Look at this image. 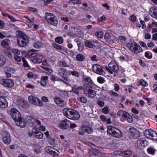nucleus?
I'll list each match as a JSON object with an SVG mask.
<instances>
[{"label": "nucleus", "mask_w": 157, "mask_h": 157, "mask_svg": "<svg viewBox=\"0 0 157 157\" xmlns=\"http://www.w3.org/2000/svg\"><path fill=\"white\" fill-rule=\"evenodd\" d=\"M26 121L28 124L31 127L35 128L36 125H39L41 123L40 121L32 117L28 116L26 118Z\"/></svg>", "instance_id": "9"}, {"label": "nucleus", "mask_w": 157, "mask_h": 157, "mask_svg": "<svg viewBox=\"0 0 157 157\" xmlns=\"http://www.w3.org/2000/svg\"><path fill=\"white\" fill-rule=\"evenodd\" d=\"M83 90V87L82 86H78L76 85H75L72 87V91L78 95L80 92V90Z\"/></svg>", "instance_id": "25"}, {"label": "nucleus", "mask_w": 157, "mask_h": 157, "mask_svg": "<svg viewBox=\"0 0 157 157\" xmlns=\"http://www.w3.org/2000/svg\"><path fill=\"white\" fill-rule=\"evenodd\" d=\"M11 51L13 53L17 54V55H20L21 52L18 49L16 48L12 49Z\"/></svg>", "instance_id": "48"}, {"label": "nucleus", "mask_w": 157, "mask_h": 157, "mask_svg": "<svg viewBox=\"0 0 157 157\" xmlns=\"http://www.w3.org/2000/svg\"><path fill=\"white\" fill-rule=\"evenodd\" d=\"M118 42V39L116 38L115 37L113 36V37H112V38L111 39V40H110L109 43L110 44H112L113 43H115L116 42Z\"/></svg>", "instance_id": "47"}, {"label": "nucleus", "mask_w": 157, "mask_h": 157, "mask_svg": "<svg viewBox=\"0 0 157 157\" xmlns=\"http://www.w3.org/2000/svg\"><path fill=\"white\" fill-rule=\"evenodd\" d=\"M95 35L98 38H102L103 36V33L102 31L98 32L95 33Z\"/></svg>", "instance_id": "45"}, {"label": "nucleus", "mask_w": 157, "mask_h": 157, "mask_svg": "<svg viewBox=\"0 0 157 157\" xmlns=\"http://www.w3.org/2000/svg\"><path fill=\"white\" fill-rule=\"evenodd\" d=\"M0 82L2 85L7 87L11 88L14 85V82L11 79H2Z\"/></svg>", "instance_id": "13"}, {"label": "nucleus", "mask_w": 157, "mask_h": 157, "mask_svg": "<svg viewBox=\"0 0 157 157\" xmlns=\"http://www.w3.org/2000/svg\"><path fill=\"white\" fill-rule=\"evenodd\" d=\"M38 128H39L40 129L43 131H45L46 128L45 126H43V125L41 124V123L37 125Z\"/></svg>", "instance_id": "51"}, {"label": "nucleus", "mask_w": 157, "mask_h": 157, "mask_svg": "<svg viewBox=\"0 0 157 157\" xmlns=\"http://www.w3.org/2000/svg\"><path fill=\"white\" fill-rule=\"evenodd\" d=\"M45 149L47 152L51 155L57 156L59 153V152L58 151L51 146H48L47 147H45Z\"/></svg>", "instance_id": "17"}, {"label": "nucleus", "mask_w": 157, "mask_h": 157, "mask_svg": "<svg viewBox=\"0 0 157 157\" xmlns=\"http://www.w3.org/2000/svg\"><path fill=\"white\" fill-rule=\"evenodd\" d=\"M5 24L4 21L0 20V29H3L5 27Z\"/></svg>", "instance_id": "61"}, {"label": "nucleus", "mask_w": 157, "mask_h": 157, "mask_svg": "<svg viewBox=\"0 0 157 157\" xmlns=\"http://www.w3.org/2000/svg\"><path fill=\"white\" fill-rule=\"evenodd\" d=\"M136 16L133 15H132L129 17V20L133 22H134L135 21L136 19Z\"/></svg>", "instance_id": "62"}, {"label": "nucleus", "mask_w": 157, "mask_h": 157, "mask_svg": "<svg viewBox=\"0 0 157 157\" xmlns=\"http://www.w3.org/2000/svg\"><path fill=\"white\" fill-rule=\"evenodd\" d=\"M139 83L141 86H148V84L143 79H141L140 80Z\"/></svg>", "instance_id": "46"}, {"label": "nucleus", "mask_w": 157, "mask_h": 157, "mask_svg": "<svg viewBox=\"0 0 157 157\" xmlns=\"http://www.w3.org/2000/svg\"><path fill=\"white\" fill-rule=\"evenodd\" d=\"M105 20L106 17L105 15H103L101 16V17H100L98 18V19L97 20L98 21L100 22L103 21H105Z\"/></svg>", "instance_id": "55"}, {"label": "nucleus", "mask_w": 157, "mask_h": 157, "mask_svg": "<svg viewBox=\"0 0 157 157\" xmlns=\"http://www.w3.org/2000/svg\"><path fill=\"white\" fill-rule=\"evenodd\" d=\"M45 18L48 22L54 26H56L58 24V21L57 17L51 13H46Z\"/></svg>", "instance_id": "6"}, {"label": "nucleus", "mask_w": 157, "mask_h": 157, "mask_svg": "<svg viewBox=\"0 0 157 157\" xmlns=\"http://www.w3.org/2000/svg\"><path fill=\"white\" fill-rule=\"evenodd\" d=\"M130 136L131 138H136L140 136V132L136 129L133 128H130L129 130Z\"/></svg>", "instance_id": "14"}, {"label": "nucleus", "mask_w": 157, "mask_h": 157, "mask_svg": "<svg viewBox=\"0 0 157 157\" xmlns=\"http://www.w3.org/2000/svg\"><path fill=\"white\" fill-rule=\"evenodd\" d=\"M137 145L139 148L144 147L147 145V142L145 139L140 138L137 141Z\"/></svg>", "instance_id": "20"}, {"label": "nucleus", "mask_w": 157, "mask_h": 157, "mask_svg": "<svg viewBox=\"0 0 157 157\" xmlns=\"http://www.w3.org/2000/svg\"><path fill=\"white\" fill-rule=\"evenodd\" d=\"M105 68L111 74H113V72L117 73L119 70L117 63L114 61H111L108 64V67L106 66Z\"/></svg>", "instance_id": "7"}, {"label": "nucleus", "mask_w": 157, "mask_h": 157, "mask_svg": "<svg viewBox=\"0 0 157 157\" xmlns=\"http://www.w3.org/2000/svg\"><path fill=\"white\" fill-rule=\"evenodd\" d=\"M14 59L17 62H20L21 60V58L18 55L14 56Z\"/></svg>", "instance_id": "54"}, {"label": "nucleus", "mask_w": 157, "mask_h": 157, "mask_svg": "<svg viewBox=\"0 0 157 157\" xmlns=\"http://www.w3.org/2000/svg\"><path fill=\"white\" fill-rule=\"evenodd\" d=\"M17 104L19 106L24 109H27L29 107V104L28 102L23 99L19 100L17 101Z\"/></svg>", "instance_id": "18"}, {"label": "nucleus", "mask_w": 157, "mask_h": 157, "mask_svg": "<svg viewBox=\"0 0 157 157\" xmlns=\"http://www.w3.org/2000/svg\"><path fill=\"white\" fill-rule=\"evenodd\" d=\"M48 77L47 76H44L41 77L40 82V85L42 86H45L47 85V81Z\"/></svg>", "instance_id": "28"}, {"label": "nucleus", "mask_w": 157, "mask_h": 157, "mask_svg": "<svg viewBox=\"0 0 157 157\" xmlns=\"http://www.w3.org/2000/svg\"><path fill=\"white\" fill-rule=\"evenodd\" d=\"M94 42L86 40L85 42V45L88 48H92L94 45Z\"/></svg>", "instance_id": "30"}, {"label": "nucleus", "mask_w": 157, "mask_h": 157, "mask_svg": "<svg viewBox=\"0 0 157 157\" xmlns=\"http://www.w3.org/2000/svg\"><path fill=\"white\" fill-rule=\"evenodd\" d=\"M85 58V56L81 54H78L76 56V59L78 61L80 62H82L84 60Z\"/></svg>", "instance_id": "34"}, {"label": "nucleus", "mask_w": 157, "mask_h": 157, "mask_svg": "<svg viewBox=\"0 0 157 157\" xmlns=\"http://www.w3.org/2000/svg\"><path fill=\"white\" fill-rule=\"evenodd\" d=\"M10 43V41L8 39H5L2 40L1 42V45L4 47L8 46Z\"/></svg>", "instance_id": "32"}, {"label": "nucleus", "mask_w": 157, "mask_h": 157, "mask_svg": "<svg viewBox=\"0 0 157 157\" xmlns=\"http://www.w3.org/2000/svg\"><path fill=\"white\" fill-rule=\"evenodd\" d=\"M64 116L73 120H77L80 118L79 114L75 111L70 109H64L63 110Z\"/></svg>", "instance_id": "2"}, {"label": "nucleus", "mask_w": 157, "mask_h": 157, "mask_svg": "<svg viewBox=\"0 0 157 157\" xmlns=\"http://www.w3.org/2000/svg\"><path fill=\"white\" fill-rule=\"evenodd\" d=\"M84 93L89 98H94L96 94L95 91L92 89L90 86L85 84L83 86Z\"/></svg>", "instance_id": "8"}, {"label": "nucleus", "mask_w": 157, "mask_h": 157, "mask_svg": "<svg viewBox=\"0 0 157 157\" xmlns=\"http://www.w3.org/2000/svg\"><path fill=\"white\" fill-rule=\"evenodd\" d=\"M84 81L85 82L91 83L92 80L91 78L89 77H86L84 78Z\"/></svg>", "instance_id": "63"}, {"label": "nucleus", "mask_w": 157, "mask_h": 157, "mask_svg": "<svg viewBox=\"0 0 157 157\" xmlns=\"http://www.w3.org/2000/svg\"><path fill=\"white\" fill-rule=\"evenodd\" d=\"M78 100L81 102L86 103L87 102L86 99L84 97H78L77 98Z\"/></svg>", "instance_id": "43"}, {"label": "nucleus", "mask_w": 157, "mask_h": 157, "mask_svg": "<svg viewBox=\"0 0 157 157\" xmlns=\"http://www.w3.org/2000/svg\"><path fill=\"white\" fill-rule=\"evenodd\" d=\"M10 113L11 117L14 121L19 119L21 117L20 112L15 108L12 109L10 110Z\"/></svg>", "instance_id": "12"}, {"label": "nucleus", "mask_w": 157, "mask_h": 157, "mask_svg": "<svg viewBox=\"0 0 157 157\" xmlns=\"http://www.w3.org/2000/svg\"><path fill=\"white\" fill-rule=\"evenodd\" d=\"M144 32L145 34L144 38L146 39H149L151 38V35L148 33H146V30H144Z\"/></svg>", "instance_id": "53"}, {"label": "nucleus", "mask_w": 157, "mask_h": 157, "mask_svg": "<svg viewBox=\"0 0 157 157\" xmlns=\"http://www.w3.org/2000/svg\"><path fill=\"white\" fill-rule=\"evenodd\" d=\"M40 147L39 146H34L33 148L34 151L36 154L39 153L40 151Z\"/></svg>", "instance_id": "37"}, {"label": "nucleus", "mask_w": 157, "mask_h": 157, "mask_svg": "<svg viewBox=\"0 0 157 157\" xmlns=\"http://www.w3.org/2000/svg\"><path fill=\"white\" fill-rule=\"evenodd\" d=\"M92 69L97 74L102 75L104 74L103 67L98 64L93 65L92 66Z\"/></svg>", "instance_id": "15"}, {"label": "nucleus", "mask_w": 157, "mask_h": 157, "mask_svg": "<svg viewBox=\"0 0 157 157\" xmlns=\"http://www.w3.org/2000/svg\"><path fill=\"white\" fill-rule=\"evenodd\" d=\"M32 62L34 63H40L42 62V60L39 58H34L33 59Z\"/></svg>", "instance_id": "44"}, {"label": "nucleus", "mask_w": 157, "mask_h": 157, "mask_svg": "<svg viewBox=\"0 0 157 157\" xmlns=\"http://www.w3.org/2000/svg\"><path fill=\"white\" fill-rule=\"evenodd\" d=\"M102 112L105 114H107L109 112V110L108 107H105L102 109Z\"/></svg>", "instance_id": "50"}, {"label": "nucleus", "mask_w": 157, "mask_h": 157, "mask_svg": "<svg viewBox=\"0 0 157 157\" xmlns=\"http://www.w3.org/2000/svg\"><path fill=\"white\" fill-rule=\"evenodd\" d=\"M104 37L106 40V41L109 43L111 39L112 38V37H113V36L110 33H107L105 34Z\"/></svg>", "instance_id": "31"}, {"label": "nucleus", "mask_w": 157, "mask_h": 157, "mask_svg": "<svg viewBox=\"0 0 157 157\" xmlns=\"http://www.w3.org/2000/svg\"><path fill=\"white\" fill-rule=\"evenodd\" d=\"M8 93L6 91H1L0 92V97H3L5 98L8 95Z\"/></svg>", "instance_id": "42"}, {"label": "nucleus", "mask_w": 157, "mask_h": 157, "mask_svg": "<svg viewBox=\"0 0 157 157\" xmlns=\"http://www.w3.org/2000/svg\"><path fill=\"white\" fill-rule=\"evenodd\" d=\"M70 73L72 75H73L76 77H78L79 76L78 73L77 71H71Z\"/></svg>", "instance_id": "56"}, {"label": "nucleus", "mask_w": 157, "mask_h": 157, "mask_svg": "<svg viewBox=\"0 0 157 157\" xmlns=\"http://www.w3.org/2000/svg\"><path fill=\"white\" fill-rule=\"evenodd\" d=\"M32 132L33 134L36 138L39 139H41L43 138V134L40 131L39 129L38 128L37 125L35 126V128H33Z\"/></svg>", "instance_id": "16"}, {"label": "nucleus", "mask_w": 157, "mask_h": 157, "mask_svg": "<svg viewBox=\"0 0 157 157\" xmlns=\"http://www.w3.org/2000/svg\"><path fill=\"white\" fill-rule=\"evenodd\" d=\"M147 151L149 154L153 155L155 152V150L152 148H149L147 149Z\"/></svg>", "instance_id": "52"}, {"label": "nucleus", "mask_w": 157, "mask_h": 157, "mask_svg": "<svg viewBox=\"0 0 157 157\" xmlns=\"http://www.w3.org/2000/svg\"><path fill=\"white\" fill-rule=\"evenodd\" d=\"M126 46L132 52L135 54L139 53L143 51L142 48L135 42L128 43Z\"/></svg>", "instance_id": "4"}, {"label": "nucleus", "mask_w": 157, "mask_h": 157, "mask_svg": "<svg viewBox=\"0 0 157 157\" xmlns=\"http://www.w3.org/2000/svg\"><path fill=\"white\" fill-rule=\"evenodd\" d=\"M42 65L45 66H49V64L47 63V60L46 59H45L44 61L42 62Z\"/></svg>", "instance_id": "64"}, {"label": "nucleus", "mask_w": 157, "mask_h": 157, "mask_svg": "<svg viewBox=\"0 0 157 157\" xmlns=\"http://www.w3.org/2000/svg\"><path fill=\"white\" fill-rule=\"evenodd\" d=\"M28 99L29 102L34 105L40 106H42L44 105L41 101L33 96H30Z\"/></svg>", "instance_id": "11"}, {"label": "nucleus", "mask_w": 157, "mask_h": 157, "mask_svg": "<svg viewBox=\"0 0 157 157\" xmlns=\"http://www.w3.org/2000/svg\"><path fill=\"white\" fill-rule=\"evenodd\" d=\"M29 42L28 36L21 31L18 32L17 38V43L18 45L21 47L25 46Z\"/></svg>", "instance_id": "1"}, {"label": "nucleus", "mask_w": 157, "mask_h": 157, "mask_svg": "<svg viewBox=\"0 0 157 157\" xmlns=\"http://www.w3.org/2000/svg\"><path fill=\"white\" fill-rule=\"evenodd\" d=\"M58 74L61 77H63L65 80H67V78L66 77L68 75L67 71L64 68H61L58 69Z\"/></svg>", "instance_id": "19"}, {"label": "nucleus", "mask_w": 157, "mask_h": 157, "mask_svg": "<svg viewBox=\"0 0 157 157\" xmlns=\"http://www.w3.org/2000/svg\"><path fill=\"white\" fill-rule=\"evenodd\" d=\"M82 1L81 0H71L69 1V3H72L73 4H81L82 3Z\"/></svg>", "instance_id": "40"}, {"label": "nucleus", "mask_w": 157, "mask_h": 157, "mask_svg": "<svg viewBox=\"0 0 157 157\" xmlns=\"http://www.w3.org/2000/svg\"><path fill=\"white\" fill-rule=\"evenodd\" d=\"M53 47L55 49L61 50H63V48L61 45H59L56 43L53 44H52Z\"/></svg>", "instance_id": "39"}, {"label": "nucleus", "mask_w": 157, "mask_h": 157, "mask_svg": "<svg viewBox=\"0 0 157 157\" xmlns=\"http://www.w3.org/2000/svg\"><path fill=\"white\" fill-rule=\"evenodd\" d=\"M34 47L36 48H40L43 47V44L40 42L38 41L35 42L33 44Z\"/></svg>", "instance_id": "36"}, {"label": "nucleus", "mask_w": 157, "mask_h": 157, "mask_svg": "<svg viewBox=\"0 0 157 157\" xmlns=\"http://www.w3.org/2000/svg\"><path fill=\"white\" fill-rule=\"evenodd\" d=\"M15 121L16 125L21 128H23L25 126L26 123L22 119L21 117L19 119L15 120Z\"/></svg>", "instance_id": "24"}, {"label": "nucleus", "mask_w": 157, "mask_h": 157, "mask_svg": "<svg viewBox=\"0 0 157 157\" xmlns=\"http://www.w3.org/2000/svg\"><path fill=\"white\" fill-rule=\"evenodd\" d=\"M144 134L147 138L155 140H157V134L152 130H146L144 131Z\"/></svg>", "instance_id": "10"}, {"label": "nucleus", "mask_w": 157, "mask_h": 157, "mask_svg": "<svg viewBox=\"0 0 157 157\" xmlns=\"http://www.w3.org/2000/svg\"><path fill=\"white\" fill-rule=\"evenodd\" d=\"M97 104L101 108L103 107L105 105V103L103 101L98 99L97 101Z\"/></svg>", "instance_id": "41"}, {"label": "nucleus", "mask_w": 157, "mask_h": 157, "mask_svg": "<svg viewBox=\"0 0 157 157\" xmlns=\"http://www.w3.org/2000/svg\"><path fill=\"white\" fill-rule=\"evenodd\" d=\"M54 100V102L60 106L63 107L66 105V102L59 98H55Z\"/></svg>", "instance_id": "21"}, {"label": "nucleus", "mask_w": 157, "mask_h": 157, "mask_svg": "<svg viewBox=\"0 0 157 157\" xmlns=\"http://www.w3.org/2000/svg\"><path fill=\"white\" fill-rule=\"evenodd\" d=\"M41 67L43 69L46 70L50 73H52L53 72V70L51 68L44 67L43 66H41Z\"/></svg>", "instance_id": "49"}, {"label": "nucleus", "mask_w": 157, "mask_h": 157, "mask_svg": "<svg viewBox=\"0 0 157 157\" xmlns=\"http://www.w3.org/2000/svg\"><path fill=\"white\" fill-rule=\"evenodd\" d=\"M83 130L85 132L89 134H91L93 132L92 128L89 127H83Z\"/></svg>", "instance_id": "33"}, {"label": "nucleus", "mask_w": 157, "mask_h": 157, "mask_svg": "<svg viewBox=\"0 0 157 157\" xmlns=\"http://www.w3.org/2000/svg\"><path fill=\"white\" fill-rule=\"evenodd\" d=\"M3 142L7 144H9L11 142V138L10 134L7 133L2 138Z\"/></svg>", "instance_id": "26"}, {"label": "nucleus", "mask_w": 157, "mask_h": 157, "mask_svg": "<svg viewBox=\"0 0 157 157\" xmlns=\"http://www.w3.org/2000/svg\"><path fill=\"white\" fill-rule=\"evenodd\" d=\"M149 14L153 17L157 19V9L153 7H151L149 10Z\"/></svg>", "instance_id": "22"}, {"label": "nucleus", "mask_w": 157, "mask_h": 157, "mask_svg": "<svg viewBox=\"0 0 157 157\" xmlns=\"http://www.w3.org/2000/svg\"><path fill=\"white\" fill-rule=\"evenodd\" d=\"M118 117H121V120H126L128 123H131L133 121L131 116L127 112L122 110H120L117 113Z\"/></svg>", "instance_id": "5"}, {"label": "nucleus", "mask_w": 157, "mask_h": 157, "mask_svg": "<svg viewBox=\"0 0 157 157\" xmlns=\"http://www.w3.org/2000/svg\"><path fill=\"white\" fill-rule=\"evenodd\" d=\"M121 155L124 157H129L132 154V151L130 150H127L121 152Z\"/></svg>", "instance_id": "29"}, {"label": "nucleus", "mask_w": 157, "mask_h": 157, "mask_svg": "<svg viewBox=\"0 0 157 157\" xmlns=\"http://www.w3.org/2000/svg\"><path fill=\"white\" fill-rule=\"evenodd\" d=\"M6 61V58L2 55H0V67L4 66Z\"/></svg>", "instance_id": "35"}, {"label": "nucleus", "mask_w": 157, "mask_h": 157, "mask_svg": "<svg viewBox=\"0 0 157 157\" xmlns=\"http://www.w3.org/2000/svg\"><path fill=\"white\" fill-rule=\"evenodd\" d=\"M55 41L59 44H61L63 42V39L62 36L58 37L55 39Z\"/></svg>", "instance_id": "38"}, {"label": "nucleus", "mask_w": 157, "mask_h": 157, "mask_svg": "<svg viewBox=\"0 0 157 157\" xmlns=\"http://www.w3.org/2000/svg\"><path fill=\"white\" fill-rule=\"evenodd\" d=\"M91 152L93 155H98L99 154L98 151L95 149H92Z\"/></svg>", "instance_id": "58"}, {"label": "nucleus", "mask_w": 157, "mask_h": 157, "mask_svg": "<svg viewBox=\"0 0 157 157\" xmlns=\"http://www.w3.org/2000/svg\"><path fill=\"white\" fill-rule=\"evenodd\" d=\"M5 53L6 55L10 58H11L12 56V55L11 52L7 50L5 51Z\"/></svg>", "instance_id": "57"}, {"label": "nucleus", "mask_w": 157, "mask_h": 157, "mask_svg": "<svg viewBox=\"0 0 157 157\" xmlns=\"http://www.w3.org/2000/svg\"><path fill=\"white\" fill-rule=\"evenodd\" d=\"M107 132L109 134L117 138H121L122 136V133L120 130L111 126L107 127Z\"/></svg>", "instance_id": "3"}, {"label": "nucleus", "mask_w": 157, "mask_h": 157, "mask_svg": "<svg viewBox=\"0 0 157 157\" xmlns=\"http://www.w3.org/2000/svg\"><path fill=\"white\" fill-rule=\"evenodd\" d=\"M8 103L6 99L0 97V108L4 109L7 107Z\"/></svg>", "instance_id": "23"}, {"label": "nucleus", "mask_w": 157, "mask_h": 157, "mask_svg": "<svg viewBox=\"0 0 157 157\" xmlns=\"http://www.w3.org/2000/svg\"><path fill=\"white\" fill-rule=\"evenodd\" d=\"M68 121V120L65 119L60 122L59 124V127L63 129H66L69 126V125L67 122Z\"/></svg>", "instance_id": "27"}, {"label": "nucleus", "mask_w": 157, "mask_h": 157, "mask_svg": "<svg viewBox=\"0 0 157 157\" xmlns=\"http://www.w3.org/2000/svg\"><path fill=\"white\" fill-rule=\"evenodd\" d=\"M97 81L98 82L100 83H102L104 82V78L101 76H99L98 78Z\"/></svg>", "instance_id": "60"}, {"label": "nucleus", "mask_w": 157, "mask_h": 157, "mask_svg": "<svg viewBox=\"0 0 157 157\" xmlns=\"http://www.w3.org/2000/svg\"><path fill=\"white\" fill-rule=\"evenodd\" d=\"M109 94L111 95H113L115 97H118L119 96V94L111 90L109 91Z\"/></svg>", "instance_id": "59"}]
</instances>
